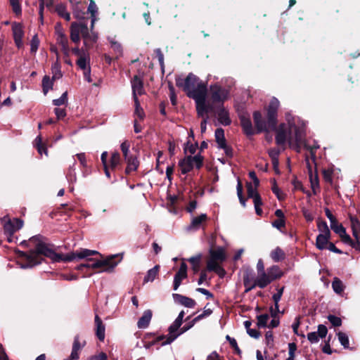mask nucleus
<instances>
[{
	"mask_svg": "<svg viewBox=\"0 0 360 360\" xmlns=\"http://www.w3.org/2000/svg\"><path fill=\"white\" fill-rule=\"evenodd\" d=\"M174 296L177 298L178 302L181 305L186 307L193 308L195 306V301L190 297L179 294H174Z\"/></svg>",
	"mask_w": 360,
	"mask_h": 360,
	"instance_id": "27",
	"label": "nucleus"
},
{
	"mask_svg": "<svg viewBox=\"0 0 360 360\" xmlns=\"http://www.w3.org/2000/svg\"><path fill=\"white\" fill-rule=\"evenodd\" d=\"M23 226V221L13 218V219H8L4 224V231L9 235H13L15 232L20 229Z\"/></svg>",
	"mask_w": 360,
	"mask_h": 360,
	"instance_id": "11",
	"label": "nucleus"
},
{
	"mask_svg": "<svg viewBox=\"0 0 360 360\" xmlns=\"http://www.w3.org/2000/svg\"><path fill=\"white\" fill-rule=\"evenodd\" d=\"M11 5L12 6L14 13L19 14L21 13V7L19 0H10Z\"/></svg>",
	"mask_w": 360,
	"mask_h": 360,
	"instance_id": "62",
	"label": "nucleus"
},
{
	"mask_svg": "<svg viewBox=\"0 0 360 360\" xmlns=\"http://www.w3.org/2000/svg\"><path fill=\"white\" fill-rule=\"evenodd\" d=\"M82 24L84 22H73L70 26V39L75 43L78 44L80 41V34L82 35Z\"/></svg>",
	"mask_w": 360,
	"mask_h": 360,
	"instance_id": "13",
	"label": "nucleus"
},
{
	"mask_svg": "<svg viewBox=\"0 0 360 360\" xmlns=\"http://www.w3.org/2000/svg\"><path fill=\"white\" fill-rule=\"evenodd\" d=\"M253 119L255 124L259 131H266L268 128H272L269 127V124L263 120L262 116L260 112L255 111L253 114Z\"/></svg>",
	"mask_w": 360,
	"mask_h": 360,
	"instance_id": "16",
	"label": "nucleus"
},
{
	"mask_svg": "<svg viewBox=\"0 0 360 360\" xmlns=\"http://www.w3.org/2000/svg\"><path fill=\"white\" fill-rule=\"evenodd\" d=\"M82 37L84 39V45L87 50L97 41L98 34L94 31L89 32L87 23L84 22V24H82Z\"/></svg>",
	"mask_w": 360,
	"mask_h": 360,
	"instance_id": "10",
	"label": "nucleus"
},
{
	"mask_svg": "<svg viewBox=\"0 0 360 360\" xmlns=\"http://www.w3.org/2000/svg\"><path fill=\"white\" fill-rule=\"evenodd\" d=\"M278 311H279L274 310V308L271 307V314L273 319L271 321L269 325L268 326L269 328H274L279 325V319L278 318H276V315Z\"/></svg>",
	"mask_w": 360,
	"mask_h": 360,
	"instance_id": "47",
	"label": "nucleus"
},
{
	"mask_svg": "<svg viewBox=\"0 0 360 360\" xmlns=\"http://www.w3.org/2000/svg\"><path fill=\"white\" fill-rule=\"evenodd\" d=\"M338 337L340 344L344 347V348H348L349 342L347 335L345 333L339 332L338 333Z\"/></svg>",
	"mask_w": 360,
	"mask_h": 360,
	"instance_id": "49",
	"label": "nucleus"
},
{
	"mask_svg": "<svg viewBox=\"0 0 360 360\" xmlns=\"http://www.w3.org/2000/svg\"><path fill=\"white\" fill-rule=\"evenodd\" d=\"M135 103V115L140 119L143 120L144 117V112L141 108L138 98L134 99Z\"/></svg>",
	"mask_w": 360,
	"mask_h": 360,
	"instance_id": "54",
	"label": "nucleus"
},
{
	"mask_svg": "<svg viewBox=\"0 0 360 360\" xmlns=\"http://www.w3.org/2000/svg\"><path fill=\"white\" fill-rule=\"evenodd\" d=\"M152 318V311L150 309H147L144 311L141 317L139 319L137 322V327L139 328H146L151 320Z\"/></svg>",
	"mask_w": 360,
	"mask_h": 360,
	"instance_id": "20",
	"label": "nucleus"
},
{
	"mask_svg": "<svg viewBox=\"0 0 360 360\" xmlns=\"http://www.w3.org/2000/svg\"><path fill=\"white\" fill-rule=\"evenodd\" d=\"M176 84L182 87L186 95L195 102L198 117H204L205 113L214 110V105L207 101V85L193 73H189L185 79L178 77Z\"/></svg>",
	"mask_w": 360,
	"mask_h": 360,
	"instance_id": "3",
	"label": "nucleus"
},
{
	"mask_svg": "<svg viewBox=\"0 0 360 360\" xmlns=\"http://www.w3.org/2000/svg\"><path fill=\"white\" fill-rule=\"evenodd\" d=\"M89 61L90 58L88 53L86 52H83V56H81V57H79L77 60V65L81 70H85L90 68Z\"/></svg>",
	"mask_w": 360,
	"mask_h": 360,
	"instance_id": "31",
	"label": "nucleus"
},
{
	"mask_svg": "<svg viewBox=\"0 0 360 360\" xmlns=\"http://www.w3.org/2000/svg\"><path fill=\"white\" fill-rule=\"evenodd\" d=\"M12 30L13 39H22L24 36V31L22 27L19 23H14L12 25Z\"/></svg>",
	"mask_w": 360,
	"mask_h": 360,
	"instance_id": "41",
	"label": "nucleus"
},
{
	"mask_svg": "<svg viewBox=\"0 0 360 360\" xmlns=\"http://www.w3.org/2000/svg\"><path fill=\"white\" fill-rule=\"evenodd\" d=\"M34 146L37 149L38 153L41 155L44 153L46 155H48V151L44 144L42 143V139L41 135H38L34 142Z\"/></svg>",
	"mask_w": 360,
	"mask_h": 360,
	"instance_id": "32",
	"label": "nucleus"
},
{
	"mask_svg": "<svg viewBox=\"0 0 360 360\" xmlns=\"http://www.w3.org/2000/svg\"><path fill=\"white\" fill-rule=\"evenodd\" d=\"M56 11L61 18H64L65 20H70V14L67 11L66 7L63 4H58L56 7Z\"/></svg>",
	"mask_w": 360,
	"mask_h": 360,
	"instance_id": "36",
	"label": "nucleus"
},
{
	"mask_svg": "<svg viewBox=\"0 0 360 360\" xmlns=\"http://www.w3.org/2000/svg\"><path fill=\"white\" fill-rule=\"evenodd\" d=\"M131 87L134 99L138 98V95L143 94V82L142 80L138 76H134L133 79L131 80Z\"/></svg>",
	"mask_w": 360,
	"mask_h": 360,
	"instance_id": "18",
	"label": "nucleus"
},
{
	"mask_svg": "<svg viewBox=\"0 0 360 360\" xmlns=\"http://www.w3.org/2000/svg\"><path fill=\"white\" fill-rule=\"evenodd\" d=\"M217 116L218 118V121L222 125L228 126L231 122V119L229 117V112L223 106L219 107L217 111Z\"/></svg>",
	"mask_w": 360,
	"mask_h": 360,
	"instance_id": "19",
	"label": "nucleus"
},
{
	"mask_svg": "<svg viewBox=\"0 0 360 360\" xmlns=\"http://www.w3.org/2000/svg\"><path fill=\"white\" fill-rule=\"evenodd\" d=\"M208 271H214L220 278H223L225 274V270L221 266L220 264L214 265V267L211 269L210 266L207 267Z\"/></svg>",
	"mask_w": 360,
	"mask_h": 360,
	"instance_id": "51",
	"label": "nucleus"
},
{
	"mask_svg": "<svg viewBox=\"0 0 360 360\" xmlns=\"http://www.w3.org/2000/svg\"><path fill=\"white\" fill-rule=\"evenodd\" d=\"M209 255L210 258L207 262V267L210 266L211 269L214 267V265L220 264L226 259V251L223 247L210 249L209 250Z\"/></svg>",
	"mask_w": 360,
	"mask_h": 360,
	"instance_id": "7",
	"label": "nucleus"
},
{
	"mask_svg": "<svg viewBox=\"0 0 360 360\" xmlns=\"http://www.w3.org/2000/svg\"><path fill=\"white\" fill-rule=\"evenodd\" d=\"M310 182H311V186L314 191V193H316V189L319 188V179L317 175L313 176L311 174L310 176Z\"/></svg>",
	"mask_w": 360,
	"mask_h": 360,
	"instance_id": "61",
	"label": "nucleus"
},
{
	"mask_svg": "<svg viewBox=\"0 0 360 360\" xmlns=\"http://www.w3.org/2000/svg\"><path fill=\"white\" fill-rule=\"evenodd\" d=\"M237 195L239 199V201L240 204L243 205V207H245V200L243 196V187L240 181L238 180L237 184Z\"/></svg>",
	"mask_w": 360,
	"mask_h": 360,
	"instance_id": "55",
	"label": "nucleus"
},
{
	"mask_svg": "<svg viewBox=\"0 0 360 360\" xmlns=\"http://www.w3.org/2000/svg\"><path fill=\"white\" fill-rule=\"evenodd\" d=\"M279 105V101L276 98H272L267 110L268 124L271 127H276L277 122V110Z\"/></svg>",
	"mask_w": 360,
	"mask_h": 360,
	"instance_id": "8",
	"label": "nucleus"
},
{
	"mask_svg": "<svg viewBox=\"0 0 360 360\" xmlns=\"http://www.w3.org/2000/svg\"><path fill=\"white\" fill-rule=\"evenodd\" d=\"M121 164L120 155L117 152H114L110 158V168L112 169H116Z\"/></svg>",
	"mask_w": 360,
	"mask_h": 360,
	"instance_id": "42",
	"label": "nucleus"
},
{
	"mask_svg": "<svg viewBox=\"0 0 360 360\" xmlns=\"http://www.w3.org/2000/svg\"><path fill=\"white\" fill-rule=\"evenodd\" d=\"M57 43L61 46L62 51L65 56L70 55V48L68 46V39L66 35L56 37Z\"/></svg>",
	"mask_w": 360,
	"mask_h": 360,
	"instance_id": "30",
	"label": "nucleus"
},
{
	"mask_svg": "<svg viewBox=\"0 0 360 360\" xmlns=\"http://www.w3.org/2000/svg\"><path fill=\"white\" fill-rule=\"evenodd\" d=\"M53 82L49 76H44L42 79V87L44 94L46 95L48 91L52 89Z\"/></svg>",
	"mask_w": 360,
	"mask_h": 360,
	"instance_id": "43",
	"label": "nucleus"
},
{
	"mask_svg": "<svg viewBox=\"0 0 360 360\" xmlns=\"http://www.w3.org/2000/svg\"><path fill=\"white\" fill-rule=\"evenodd\" d=\"M240 124H241V126L243 127L244 132L248 136L252 135L254 132H253L252 122H251L250 118L246 117L244 115H242L240 117Z\"/></svg>",
	"mask_w": 360,
	"mask_h": 360,
	"instance_id": "25",
	"label": "nucleus"
},
{
	"mask_svg": "<svg viewBox=\"0 0 360 360\" xmlns=\"http://www.w3.org/2000/svg\"><path fill=\"white\" fill-rule=\"evenodd\" d=\"M271 257L275 262L283 260L285 257V253L280 248H276L271 252Z\"/></svg>",
	"mask_w": 360,
	"mask_h": 360,
	"instance_id": "39",
	"label": "nucleus"
},
{
	"mask_svg": "<svg viewBox=\"0 0 360 360\" xmlns=\"http://www.w3.org/2000/svg\"><path fill=\"white\" fill-rule=\"evenodd\" d=\"M68 103V93L64 92L61 96L53 101V104L56 106H60Z\"/></svg>",
	"mask_w": 360,
	"mask_h": 360,
	"instance_id": "52",
	"label": "nucleus"
},
{
	"mask_svg": "<svg viewBox=\"0 0 360 360\" xmlns=\"http://www.w3.org/2000/svg\"><path fill=\"white\" fill-rule=\"evenodd\" d=\"M257 326L259 328H265L267 326V323L269 321V315L266 314H261L257 316Z\"/></svg>",
	"mask_w": 360,
	"mask_h": 360,
	"instance_id": "46",
	"label": "nucleus"
},
{
	"mask_svg": "<svg viewBox=\"0 0 360 360\" xmlns=\"http://www.w3.org/2000/svg\"><path fill=\"white\" fill-rule=\"evenodd\" d=\"M87 11L91 14V16L96 17L98 13V7L93 0H90Z\"/></svg>",
	"mask_w": 360,
	"mask_h": 360,
	"instance_id": "57",
	"label": "nucleus"
},
{
	"mask_svg": "<svg viewBox=\"0 0 360 360\" xmlns=\"http://www.w3.org/2000/svg\"><path fill=\"white\" fill-rule=\"evenodd\" d=\"M72 13L74 17L76 19L80 20V22H85L86 20L85 17V12L84 11V8L79 6V2H77L72 6Z\"/></svg>",
	"mask_w": 360,
	"mask_h": 360,
	"instance_id": "26",
	"label": "nucleus"
},
{
	"mask_svg": "<svg viewBox=\"0 0 360 360\" xmlns=\"http://www.w3.org/2000/svg\"><path fill=\"white\" fill-rule=\"evenodd\" d=\"M75 160H74L72 166H70L66 174V179L70 184H75L77 181V176L75 172Z\"/></svg>",
	"mask_w": 360,
	"mask_h": 360,
	"instance_id": "38",
	"label": "nucleus"
},
{
	"mask_svg": "<svg viewBox=\"0 0 360 360\" xmlns=\"http://www.w3.org/2000/svg\"><path fill=\"white\" fill-rule=\"evenodd\" d=\"M159 269L160 266L155 265L153 268L149 269L144 277L143 282L148 283L153 281L158 274Z\"/></svg>",
	"mask_w": 360,
	"mask_h": 360,
	"instance_id": "34",
	"label": "nucleus"
},
{
	"mask_svg": "<svg viewBox=\"0 0 360 360\" xmlns=\"http://www.w3.org/2000/svg\"><path fill=\"white\" fill-rule=\"evenodd\" d=\"M122 254L110 255L103 257L96 250L80 249L75 252L62 255L60 261L70 262L75 259H84V262L76 266L77 271H84V269L97 270L98 273L113 272L115 268L122 260Z\"/></svg>",
	"mask_w": 360,
	"mask_h": 360,
	"instance_id": "2",
	"label": "nucleus"
},
{
	"mask_svg": "<svg viewBox=\"0 0 360 360\" xmlns=\"http://www.w3.org/2000/svg\"><path fill=\"white\" fill-rule=\"evenodd\" d=\"M285 225V219H278L272 222V226L280 231H281V229L283 228Z\"/></svg>",
	"mask_w": 360,
	"mask_h": 360,
	"instance_id": "63",
	"label": "nucleus"
},
{
	"mask_svg": "<svg viewBox=\"0 0 360 360\" xmlns=\"http://www.w3.org/2000/svg\"><path fill=\"white\" fill-rule=\"evenodd\" d=\"M287 124H281L276 131V142L278 146H283L286 142L289 147L297 152H300L304 146L310 152L311 157L315 160V150L319 148V145L314 141L312 146L305 141L306 124L298 117L293 116L290 112L285 114Z\"/></svg>",
	"mask_w": 360,
	"mask_h": 360,
	"instance_id": "1",
	"label": "nucleus"
},
{
	"mask_svg": "<svg viewBox=\"0 0 360 360\" xmlns=\"http://www.w3.org/2000/svg\"><path fill=\"white\" fill-rule=\"evenodd\" d=\"M328 333V329L324 325H319L317 332H311L307 334V339L311 343H317L319 340L324 338Z\"/></svg>",
	"mask_w": 360,
	"mask_h": 360,
	"instance_id": "12",
	"label": "nucleus"
},
{
	"mask_svg": "<svg viewBox=\"0 0 360 360\" xmlns=\"http://www.w3.org/2000/svg\"><path fill=\"white\" fill-rule=\"evenodd\" d=\"M317 226L319 231L321 232L320 234L330 235L329 228L326 221H319Z\"/></svg>",
	"mask_w": 360,
	"mask_h": 360,
	"instance_id": "53",
	"label": "nucleus"
},
{
	"mask_svg": "<svg viewBox=\"0 0 360 360\" xmlns=\"http://www.w3.org/2000/svg\"><path fill=\"white\" fill-rule=\"evenodd\" d=\"M352 229L353 236L358 238L360 234V221L352 219Z\"/></svg>",
	"mask_w": 360,
	"mask_h": 360,
	"instance_id": "44",
	"label": "nucleus"
},
{
	"mask_svg": "<svg viewBox=\"0 0 360 360\" xmlns=\"http://www.w3.org/2000/svg\"><path fill=\"white\" fill-rule=\"evenodd\" d=\"M243 283L245 287V292H249L257 286L255 280H253V278L248 273L244 276Z\"/></svg>",
	"mask_w": 360,
	"mask_h": 360,
	"instance_id": "33",
	"label": "nucleus"
},
{
	"mask_svg": "<svg viewBox=\"0 0 360 360\" xmlns=\"http://www.w3.org/2000/svg\"><path fill=\"white\" fill-rule=\"evenodd\" d=\"M107 355L104 352H101L98 355L90 356L87 360H107Z\"/></svg>",
	"mask_w": 360,
	"mask_h": 360,
	"instance_id": "64",
	"label": "nucleus"
},
{
	"mask_svg": "<svg viewBox=\"0 0 360 360\" xmlns=\"http://www.w3.org/2000/svg\"><path fill=\"white\" fill-rule=\"evenodd\" d=\"M187 276V265L183 262L181 264L180 267L177 273L175 274L174 278V290H176L180 286L183 279Z\"/></svg>",
	"mask_w": 360,
	"mask_h": 360,
	"instance_id": "14",
	"label": "nucleus"
},
{
	"mask_svg": "<svg viewBox=\"0 0 360 360\" xmlns=\"http://www.w3.org/2000/svg\"><path fill=\"white\" fill-rule=\"evenodd\" d=\"M211 99L213 103H219L222 106L224 101L229 98V90L218 84L210 86Z\"/></svg>",
	"mask_w": 360,
	"mask_h": 360,
	"instance_id": "6",
	"label": "nucleus"
},
{
	"mask_svg": "<svg viewBox=\"0 0 360 360\" xmlns=\"http://www.w3.org/2000/svg\"><path fill=\"white\" fill-rule=\"evenodd\" d=\"M333 171L331 169H323V176L324 180L329 184H332L333 183Z\"/></svg>",
	"mask_w": 360,
	"mask_h": 360,
	"instance_id": "56",
	"label": "nucleus"
},
{
	"mask_svg": "<svg viewBox=\"0 0 360 360\" xmlns=\"http://www.w3.org/2000/svg\"><path fill=\"white\" fill-rule=\"evenodd\" d=\"M332 288L333 291L338 294L341 295L344 292L346 286L343 283V282L338 277H335L332 281Z\"/></svg>",
	"mask_w": 360,
	"mask_h": 360,
	"instance_id": "29",
	"label": "nucleus"
},
{
	"mask_svg": "<svg viewBox=\"0 0 360 360\" xmlns=\"http://www.w3.org/2000/svg\"><path fill=\"white\" fill-rule=\"evenodd\" d=\"M95 324H96V333L97 338L103 341L105 339V328L102 322V320L98 315L95 316Z\"/></svg>",
	"mask_w": 360,
	"mask_h": 360,
	"instance_id": "21",
	"label": "nucleus"
},
{
	"mask_svg": "<svg viewBox=\"0 0 360 360\" xmlns=\"http://www.w3.org/2000/svg\"><path fill=\"white\" fill-rule=\"evenodd\" d=\"M207 219L206 214H201L198 217H193L191 220L190 225L187 227L188 231H197L200 229L202 223L205 222Z\"/></svg>",
	"mask_w": 360,
	"mask_h": 360,
	"instance_id": "17",
	"label": "nucleus"
},
{
	"mask_svg": "<svg viewBox=\"0 0 360 360\" xmlns=\"http://www.w3.org/2000/svg\"><path fill=\"white\" fill-rule=\"evenodd\" d=\"M129 148H130V143L128 141H124L120 145V148L123 153L124 160L128 159V158H129L130 156L132 155L129 153Z\"/></svg>",
	"mask_w": 360,
	"mask_h": 360,
	"instance_id": "45",
	"label": "nucleus"
},
{
	"mask_svg": "<svg viewBox=\"0 0 360 360\" xmlns=\"http://www.w3.org/2000/svg\"><path fill=\"white\" fill-rule=\"evenodd\" d=\"M127 164L125 169L127 174H129L131 172L136 171L139 167V162L136 156L131 155L128 159L124 160Z\"/></svg>",
	"mask_w": 360,
	"mask_h": 360,
	"instance_id": "23",
	"label": "nucleus"
},
{
	"mask_svg": "<svg viewBox=\"0 0 360 360\" xmlns=\"http://www.w3.org/2000/svg\"><path fill=\"white\" fill-rule=\"evenodd\" d=\"M215 139L218 144V147L224 146L226 144V140L224 138V131L221 128H218L215 131Z\"/></svg>",
	"mask_w": 360,
	"mask_h": 360,
	"instance_id": "37",
	"label": "nucleus"
},
{
	"mask_svg": "<svg viewBox=\"0 0 360 360\" xmlns=\"http://www.w3.org/2000/svg\"><path fill=\"white\" fill-rule=\"evenodd\" d=\"M330 235L319 234L316 240V246L319 250L326 249L327 245L329 243Z\"/></svg>",
	"mask_w": 360,
	"mask_h": 360,
	"instance_id": "24",
	"label": "nucleus"
},
{
	"mask_svg": "<svg viewBox=\"0 0 360 360\" xmlns=\"http://www.w3.org/2000/svg\"><path fill=\"white\" fill-rule=\"evenodd\" d=\"M84 345L85 342L81 343L79 342V336H75L72 344V352L68 359L70 360H78L79 358V352L84 347Z\"/></svg>",
	"mask_w": 360,
	"mask_h": 360,
	"instance_id": "15",
	"label": "nucleus"
},
{
	"mask_svg": "<svg viewBox=\"0 0 360 360\" xmlns=\"http://www.w3.org/2000/svg\"><path fill=\"white\" fill-rule=\"evenodd\" d=\"M108 41L110 44L111 48L117 55L116 57L119 58L122 56V47L120 43L117 41L115 38L108 37Z\"/></svg>",
	"mask_w": 360,
	"mask_h": 360,
	"instance_id": "35",
	"label": "nucleus"
},
{
	"mask_svg": "<svg viewBox=\"0 0 360 360\" xmlns=\"http://www.w3.org/2000/svg\"><path fill=\"white\" fill-rule=\"evenodd\" d=\"M200 255L192 257L188 259L190 263L193 265L194 271H198L200 264Z\"/></svg>",
	"mask_w": 360,
	"mask_h": 360,
	"instance_id": "58",
	"label": "nucleus"
},
{
	"mask_svg": "<svg viewBox=\"0 0 360 360\" xmlns=\"http://www.w3.org/2000/svg\"><path fill=\"white\" fill-rule=\"evenodd\" d=\"M169 98L172 104L176 105L177 103V98L175 94L174 88L172 85H169Z\"/></svg>",
	"mask_w": 360,
	"mask_h": 360,
	"instance_id": "60",
	"label": "nucleus"
},
{
	"mask_svg": "<svg viewBox=\"0 0 360 360\" xmlns=\"http://www.w3.org/2000/svg\"><path fill=\"white\" fill-rule=\"evenodd\" d=\"M331 229L337 234L340 235L345 231V229L341 224H339L337 220L330 223Z\"/></svg>",
	"mask_w": 360,
	"mask_h": 360,
	"instance_id": "48",
	"label": "nucleus"
},
{
	"mask_svg": "<svg viewBox=\"0 0 360 360\" xmlns=\"http://www.w3.org/2000/svg\"><path fill=\"white\" fill-rule=\"evenodd\" d=\"M268 275L272 279V281L281 277L283 273L278 266H273L268 269Z\"/></svg>",
	"mask_w": 360,
	"mask_h": 360,
	"instance_id": "40",
	"label": "nucleus"
},
{
	"mask_svg": "<svg viewBox=\"0 0 360 360\" xmlns=\"http://www.w3.org/2000/svg\"><path fill=\"white\" fill-rule=\"evenodd\" d=\"M203 162V158L200 155L194 156L188 155L179 162L182 174H186L193 169V167L200 169Z\"/></svg>",
	"mask_w": 360,
	"mask_h": 360,
	"instance_id": "5",
	"label": "nucleus"
},
{
	"mask_svg": "<svg viewBox=\"0 0 360 360\" xmlns=\"http://www.w3.org/2000/svg\"><path fill=\"white\" fill-rule=\"evenodd\" d=\"M257 187L253 186L251 183H247V193L248 198H250L253 200V202H258L259 200H262L259 194L257 191Z\"/></svg>",
	"mask_w": 360,
	"mask_h": 360,
	"instance_id": "28",
	"label": "nucleus"
},
{
	"mask_svg": "<svg viewBox=\"0 0 360 360\" xmlns=\"http://www.w3.org/2000/svg\"><path fill=\"white\" fill-rule=\"evenodd\" d=\"M255 282L257 286L260 288H264L272 282V279H271L268 274L263 272L259 274L257 278L255 279Z\"/></svg>",
	"mask_w": 360,
	"mask_h": 360,
	"instance_id": "22",
	"label": "nucleus"
},
{
	"mask_svg": "<svg viewBox=\"0 0 360 360\" xmlns=\"http://www.w3.org/2000/svg\"><path fill=\"white\" fill-rule=\"evenodd\" d=\"M328 319L333 326H340L342 325L341 319L336 316L329 315Z\"/></svg>",
	"mask_w": 360,
	"mask_h": 360,
	"instance_id": "59",
	"label": "nucleus"
},
{
	"mask_svg": "<svg viewBox=\"0 0 360 360\" xmlns=\"http://www.w3.org/2000/svg\"><path fill=\"white\" fill-rule=\"evenodd\" d=\"M21 245L27 247H33L29 254H25L28 264L22 266V268L32 267L41 263V255H44L51 259L53 262H60L62 255L56 253L50 244L44 241V238L41 235H37L31 237L28 240H23Z\"/></svg>",
	"mask_w": 360,
	"mask_h": 360,
	"instance_id": "4",
	"label": "nucleus"
},
{
	"mask_svg": "<svg viewBox=\"0 0 360 360\" xmlns=\"http://www.w3.org/2000/svg\"><path fill=\"white\" fill-rule=\"evenodd\" d=\"M39 46V39L37 34L34 35L30 41V51L32 53H35Z\"/></svg>",
	"mask_w": 360,
	"mask_h": 360,
	"instance_id": "50",
	"label": "nucleus"
},
{
	"mask_svg": "<svg viewBox=\"0 0 360 360\" xmlns=\"http://www.w3.org/2000/svg\"><path fill=\"white\" fill-rule=\"evenodd\" d=\"M181 323L174 321V322L168 328V334L167 335V340L162 343V346L171 344L179 336L181 335Z\"/></svg>",
	"mask_w": 360,
	"mask_h": 360,
	"instance_id": "9",
	"label": "nucleus"
}]
</instances>
